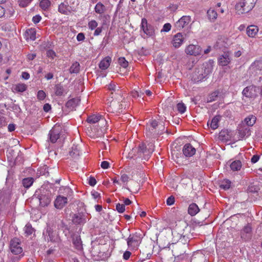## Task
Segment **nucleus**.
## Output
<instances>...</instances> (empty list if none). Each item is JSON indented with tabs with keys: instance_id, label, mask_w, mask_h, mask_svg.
<instances>
[{
	"instance_id": "obj_1",
	"label": "nucleus",
	"mask_w": 262,
	"mask_h": 262,
	"mask_svg": "<svg viewBox=\"0 0 262 262\" xmlns=\"http://www.w3.org/2000/svg\"><path fill=\"white\" fill-rule=\"evenodd\" d=\"M178 234L179 235L178 241L171 245L172 253L174 257H179L185 253L187 247L186 244L191 236L190 229L188 227H186L182 232L178 233Z\"/></svg>"
},
{
	"instance_id": "obj_2",
	"label": "nucleus",
	"mask_w": 262,
	"mask_h": 262,
	"mask_svg": "<svg viewBox=\"0 0 262 262\" xmlns=\"http://www.w3.org/2000/svg\"><path fill=\"white\" fill-rule=\"evenodd\" d=\"M127 106L128 103L124 96L119 93L116 98H113L108 102L107 111L109 113L119 115L122 113Z\"/></svg>"
},
{
	"instance_id": "obj_3",
	"label": "nucleus",
	"mask_w": 262,
	"mask_h": 262,
	"mask_svg": "<svg viewBox=\"0 0 262 262\" xmlns=\"http://www.w3.org/2000/svg\"><path fill=\"white\" fill-rule=\"evenodd\" d=\"M257 0H242L235 5V10L238 14L250 11L255 6Z\"/></svg>"
},
{
	"instance_id": "obj_4",
	"label": "nucleus",
	"mask_w": 262,
	"mask_h": 262,
	"mask_svg": "<svg viewBox=\"0 0 262 262\" xmlns=\"http://www.w3.org/2000/svg\"><path fill=\"white\" fill-rule=\"evenodd\" d=\"M211 72L208 65H202L197 68L193 75V79L195 82H198L205 78Z\"/></svg>"
},
{
	"instance_id": "obj_5",
	"label": "nucleus",
	"mask_w": 262,
	"mask_h": 262,
	"mask_svg": "<svg viewBox=\"0 0 262 262\" xmlns=\"http://www.w3.org/2000/svg\"><path fill=\"white\" fill-rule=\"evenodd\" d=\"M148 148H147L144 143H142L139 144L137 148V154L135 155L137 158H142L144 160L148 159L154 151L152 144H150Z\"/></svg>"
},
{
	"instance_id": "obj_6",
	"label": "nucleus",
	"mask_w": 262,
	"mask_h": 262,
	"mask_svg": "<svg viewBox=\"0 0 262 262\" xmlns=\"http://www.w3.org/2000/svg\"><path fill=\"white\" fill-rule=\"evenodd\" d=\"M157 121L156 120H151L146 125V130L148 135H158L162 134L164 129V127L161 125L159 126Z\"/></svg>"
},
{
	"instance_id": "obj_7",
	"label": "nucleus",
	"mask_w": 262,
	"mask_h": 262,
	"mask_svg": "<svg viewBox=\"0 0 262 262\" xmlns=\"http://www.w3.org/2000/svg\"><path fill=\"white\" fill-rule=\"evenodd\" d=\"M249 74L255 76L262 72V60H255L249 68Z\"/></svg>"
},
{
	"instance_id": "obj_8",
	"label": "nucleus",
	"mask_w": 262,
	"mask_h": 262,
	"mask_svg": "<svg viewBox=\"0 0 262 262\" xmlns=\"http://www.w3.org/2000/svg\"><path fill=\"white\" fill-rule=\"evenodd\" d=\"M259 88L255 85H251L246 87L242 92V94L246 97L249 98H256L259 93Z\"/></svg>"
},
{
	"instance_id": "obj_9",
	"label": "nucleus",
	"mask_w": 262,
	"mask_h": 262,
	"mask_svg": "<svg viewBox=\"0 0 262 262\" xmlns=\"http://www.w3.org/2000/svg\"><path fill=\"white\" fill-rule=\"evenodd\" d=\"M185 52L187 55L197 56L201 55L202 49L198 45L190 44L185 48Z\"/></svg>"
},
{
	"instance_id": "obj_10",
	"label": "nucleus",
	"mask_w": 262,
	"mask_h": 262,
	"mask_svg": "<svg viewBox=\"0 0 262 262\" xmlns=\"http://www.w3.org/2000/svg\"><path fill=\"white\" fill-rule=\"evenodd\" d=\"M140 237L136 233L130 234L127 239V244L128 247L130 249H137L140 243Z\"/></svg>"
},
{
	"instance_id": "obj_11",
	"label": "nucleus",
	"mask_w": 262,
	"mask_h": 262,
	"mask_svg": "<svg viewBox=\"0 0 262 262\" xmlns=\"http://www.w3.org/2000/svg\"><path fill=\"white\" fill-rule=\"evenodd\" d=\"M10 249L11 252L15 255H18L23 252V248L19 239L14 238L11 241Z\"/></svg>"
},
{
	"instance_id": "obj_12",
	"label": "nucleus",
	"mask_w": 262,
	"mask_h": 262,
	"mask_svg": "<svg viewBox=\"0 0 262 262\" xmlns=\"http://www.w3.org/2000/svg\"><path fill=\"white\" fill-rule=\"evenodd\" d=\"M141 28L143 32L147 36H151L155 34L154 27L148 23L146 18H143L141 20Z\"/></svg>"
},
{
	"instance_id": "obj_13",
	"label": "nucleus",
	"mask_w": 262,
	"mask_h": 262,
	"mask_svg": "<svg viewBox=\"0 0 262 262\" xmlns=\"http://www.w3.org/2000/svg\"><path fill=\"white\" fill-rule=\"evenodd\" d=\"M191 21L189 16H183L174 24V27L178 30H181L187 26Z\"/></svg>"
},
{
	"instance_id": "obj_14",
	"label": "nucleus",
	"mask_w": 262,
	"mask_h": 262,
	"mask_svg": "<svg viewBox=\"0 0 262 262\" xmlns=\"http://www.w3.org/2000/svg\"><path fill=\"white\" fill-rule=\"evenodd\" d=\"M61 127L59 125H55L50 131V140L52 143H55L59 138L60 135Z\"/></svg>"
},
{
	"instance_id": "obj_15",
	"label": "nucleus",
	"mask_w": 262,
	"mask_h": 262,
	"mask_svg": "<svg viewBox=\"0 0 262 262\" xmlns=\"http://www.w3.org/2000/svg\"><path fill=\"white\" fill-rule=\"evenodd\" d=\"M86 121L88 123L91 124L100 122L102 125H103L104 122H105L106 124L107 123L103 116L99 114H94L89 116Z\"/></svg>"
},
{
	"instance_id": "obj_16",
	"label": "nucleus",
	"mask_w": 262,
	"mask_h": 262,
	"mask_svg": "<svg viewBox=\"0 0 262 262\" xmlns=\"http://www.w3.org/2000/svg\"><path fill=\"white\" fill-rule=\"evenodd\" d=\"M90 217L89 218L86 216L85 214L82 213H78L74 214L72 217V221L76 224H84L86 222L87 219L90 220Z\"/></svg>"
},
{
	"instance_id": "obj_17",
	"label": "nucleus",
	"mask_w": 262,
	"mask_h": 262,
	"mask_svg": "<svg viewBox=\"0 0 262 262\" xmlns=\"http://www.w3.org/2000/svg\"><path fill=\"white\" fill-rule=\"evenodd\" d=\"M184 40V37L182 34L181 33H178L173 36L171 43L175 48H179L182 45Z\"/></svg>"
},
{
	"instance_id": "obj_18",
	"label": "nucleus",
	"mask_w": 262,
	"mask_h": 262,
	"mask_svg": "<svg viewBox=\"0 0 262 262\" xmlns=\"http://www.w3.org/2000/svg\"><path fill=\"white\" fill-rule=\"evenodd\" d=\"M68 203L67 197L58 195L54 201V206L57 209H62Z\"/></svg>"
},
{
	"instance_id": "obj_19",
	"label": "nucleus",
	"mask_w": 262,
	"mask_h": 262,
	"mask_svg": "<svg viewBox=\"0 0 262 262\" xmlns=\"http://www.w3.org/2000/svg\"><path fill=\"white\" fill-rule=\"evenodd\" d=\"M196 150L190 143H187L183 147V153L186 157H190L195 153Z\"/></svg>"
},
{
	"instance_id": "obj_20",
	"label": "nucleus",
	"mask_w": 262,
	"mask_h": 262,
	"mask_svg": "<svg viewBox=\"0 0 262 262\" xmlns=\"http://www.w3.org/2000/svg\"><path fill=\"white\" fill-rule=\"evenodd\" d=\"M231 61L230 55L228 52H224L221 55L218 59L219 64L221 66H227Z\"/></svg>"
},
{
	"instance_id": "obj_21",
	"label": "nucleus",
	"mask_w": 262,
	"mask_h": 262,
	"mask_svg": "<svg viewBox=\"0 0 262 262\" xmlns=\"http://www.w3.org/2000/svg\"><path fill=\"white\" fill-rule=\"evenodd\" d=\"M36 29L35 28H30L26 30L25 36L27 40L33 41L36 38Z\"/></svg>"
},
{
	"instance_id": "obj_22",
	"label": "nucleus",
	"mask_w": 262,
	"mask_h": 262,
	"mask_svg": "<svg viewBox=\"0 0 262 262\" xmlns=\"http://www.w3.org/2000/svg\"><path fill=\"white\" fill-rule=\"evenodd\" d=\"M112 58L110 56H106L101 60L99 64V68L102 70H106L110 66Z\"/></svg>"
},
{
	"instance_id": "obj_23",
	"label": "nucleus",
	"mask_w": 262,
	"mask_h": 262,
	"mask_svg": "<svg viewBox=\"0 0 262 262\" xmlns=\"http://www.w3.org/2000/svg\"><path fill=\"white\" fill-rule=\"evenodd\" d=\"M258 28L255 25H251L247 28V34L250 37H254L258 32Z\"/></svg>"
},
{
	"instance_id": "obj_24",
	"label": "nucleus",
	"mask_w": 262,
	"mask_h": 262,
	"mask_svg": "<svg viewBox=\"0 0 262 262\" xmlns=\"http://www.w3.org/2000/svg\"><path fill=\"white\" fill-rule=\"evenodd\" d=\"M221 116L220 115H216L214 116L211 121H208L207 122V125L210 126V127L213 130L216 129L219 126V122L220 120Z\"/></svg>"
},
{
	"instance_id": "obj_25",
	"label": "nucleus",
	"mask_w": 262,
	"mask_h": 262,
	"mask_svg": "<svg viewBox=\"0 0 262 262\" xmlns=\"http://www.w3.org/2000/svg\"><path fill=\"white\" fill-rule=\"evenodd\" d=\"M80 101V100L78 98H72L67 101L66 106L70 110H73L78 105Z\"/></svg>"
},
{
	"instance_id": "obj_26",
	"label": "nucleus",
	"mask_w": 262,
	"mask_h": 262,
	"mask_svg": "<svg viewBox=\"0 0 262 262\" xmlns=\"http://www.w3.org/2000/svg\"><path fill=\"white\" fill-rule=\"evenodd\" d=\"M200 211L198 206L195 203H191L188 208V212L191 216L195 215Z\"/></svg>"
},
{
	"instance_id": "obj_27",
	"label": "nucleus",
	"mask_w": 262,
	"mask_h": 262,
	"mask_svg": "<svg viewBox=\"0 0 262 262\" xmlns=\"http://www.w3.org/2000/svg\"><path fill=\"white\" fill-rule=\"evenodd\" d=\"M27 85L25 83H19L14 85L12 87L13 92H24L26 91Z\"/></svg>"
},
{
	"instance_id": "obj_28",
	"label": "nucleus",
	"mask_w": 262,
	"mask_h": 262,
	"mask_svg": "<svg viewBox=\"0 0 262 262\" xmlns=\"http://www.w3.org/2000/svg\"><path fill=\"white\" fill-rule=\"evenodd\" d=\"M58 11L60 13L63 14H68L70 12L69 6L68 3H61L58 7Z\"/></svg>"
},
{
	"instance_id": "obj_29",
	"label": "nucleus",
	"mask_w": 262,
	"mask_h": 262,
	"mask_svg": "<svg viewBox=\"0 0 262 262\" xmlns=\"http://www.w3.org/2000/svg\"><path fill=\"white\" fill-rule=\"evenodd\" d=\"M73 244L75 246V248L78 250H80L82 248V242L80 236L79 235L73 236Z\"/></svg>"
},
{
	"instance_id": "obj_30",
	"label": "nucleus",
	"mask_w": 262,
	"mask_h": 262,
	"mask_svg": "<svg viewBox=\"0 0 262 262\" xmlns=\"http://www.w3.org/2000/svg\"><path fill=\"white\" fill-rule=\"evenodd\" d=\"M106 10L105 6L101 2L98 3L95 7V11L99 14H103Z\"/></svg>"
},
{
	"instance_id": "obj_31",
	"label": "nucleus",
	"mask_w": 262,
	"mask_h": 262,
	"mask_svg": "<svg viewBox=\"0 0 262 262\" xmlns=\"http://www.w3.org/2000/svg\"><path fill=\"white\" fill-rule=\"evenodd\" d=\"M230 168L233 171L239 170L242 167V163L239 160H236L230 164Z\"/></svg>"
},
{
	"instance_id": "obj_32",
	"label": "nucleus",
	"mask_w": 262,
	"mask_h": 262,
	"mask_svg": "<svg viewBox=\"0 0 262 262\" xmlns=\"http://www.w3.org/2000/svg\"><path fill=\"white\" fill-rule=\"evenodd\" d=\"M238 133L240 137L243 138L250 135V130L248 127H244L239 129Z\"/></svg>"
},
{
	"instance_id": "obj_33",
	"label": "nucleus",
	"mask_w": 262,
	"mask_h": 262,
	"mask_svg": "<svg viewBox=\"0 0 262 262\" xmlns=\"http://www.w3.org/2000/svg\"><path fill=\"white\" fill-rule=\"evenodd\" d=\"M80 151L78 147L76 145H74L72 147V150L70 152V155L73 158H76L80 155Z\"/></svg>"
},
{
	"instance_id": "obj_34",
	"label": "nucleus",
	"mask_w": 262,
	"mask_h": 262,
	"mask_svg": "<svg viewBox=\"0 0 262 262\" xmlns=\"http://www.w3.org/2000/svg\"><path fill=\"white\" fill-rule=\"evenodd\" d=\"M256 118L253 116L251 115L245 119V122L248 126H253L256 122Z\"/></svg>"
},
{
	"instance_id": "obj_35",
	"label": "nucleus",
	"mask_w": 262,
	"mask_h": 262,
	"mask_svg": "<svg viewBox=\"0 0 262 262\" xmlns=\"http://www.w3.org/2000/svg\"><path fill=\"white\" fill-rule=\"evenodd\" d=\"M39 201L42 206H46L50 203L51 199L49 196L42 195L40 196Z\"/></svg>"
},
{
	"instance_id": "obj_36",
	"label": "nucleus",
	"mask_w": 262,
	"mask_h": 262,
	"mask_svg": "<svg viewBox=\"0 0 262 262\" xmlns=\"http://www.w3.org/2000/svg\"><path fill=\"white\" fill-rule=\"evenodd\" d=\"M79 70H80V64L77 61L73 63L69 69L70 73L71 74L78 73L79 72Z\"/></svg>"
},
{
	"instance_id": "obj_37",
	"label": "nucleus",
	"mask_w": 262,
	"mask_h": 262,
	"mask_svg": "<svg viewBox=\"0 0 262 262\" xmlns=\"http://www.w3.org/2000/svg\"><path fill=\"white\" fill-rule=\"evenodd\" d=\"M64 88L60 84H56L55 86V94L56 96H61L63 94Z\"/></svg>"
},
{
	"instance_id": "obj_38",
	"label": "nucleus",
	"mask_w": 262,
	"mask_h": 262,
	"mask_svg": "<svg viewBox=\"0 0 262 262\" xmlns=\"http://www.w3.org/2000/svg\"><path fill=\"white\" fill-rule=\"evenodd\" d=\"M33 182L32 178H25L23 180V185L25 188H28L33 184Z\"/></svg>"
},
{
	"instance_id": "obj_39",
	"label": "nucleus",
	"mask_w": 262,
	"mask_h": 262,
	"mask_svg": "<svg viewBox=\"0 0 262 262\" xmlns=\"http://www.w3.org/2000/svg\"><path fill=\"white\" fill-rule=\"evenodd\" d=\"M231 182L227 179H225L221 182L220 187L224 190H227L230 188Z\"/></svg>"
},
{
	"instance_id": "obj_40",
	"label": "nucleus",
	"mask_w": 262,
	"mask_h": 262,
	"mask_svg": "<svg viewBox=\"0 0 262 262\" xmlns=\"http://www.w3.org/2000/svg\"><path fill=\"white\" fill-rule=\"evenodd\" d=\"M98 26L97 21L94 19H92L88 22V27L91 31L94 30Z\"/></svg>"
},
{
	"instance_id": "obj_41",
	"label": "nucleus",
	"mask_w": 262,
	"mask_h": 262,
	"mask_svg": "<svg viewBox=\"0 0 262 262\" xmlns=\"http://www.w3.org/2000/svg\"><path fill=\"white\" fill-rule=\"evenodd\" d=\"M24 230L25 234L28 236L31 235L34 232V229L30 224H27L25 226Z\"/></svg>"
},
{
	"instance_id": "obj_42",
	"label": "nucleus",
	"mask_w": 262,
	"mask_h": 262,
	"mask_svg": "<svg viewBox=\"0 0 262 262\" xmlns=\"http://www.w3.org/2000/svg\"><path fill=\"white\" fill-rule=\"evenodd\" d=\"M51 2L49 0H41L40 2V7L44 10H47L50 6Z\"/></svg>"
},
{
	"instance_id": "obj_43",
	"label": "nucleus",
	"mask_w": 262,
	"mask_h": 262,
	"mask_svg": "<svg viewBox=\"0 0 262 262\" xmlns=\"http://www.w3.org/2000/svg\"><path fill=\"white\" fill-rule=\"evenodd\" d=\"M118 63L120 66L123 68H126L128 66V61L125 59L124 57H119L118 59Z\"/></svg>"
},
{
	"instance_id": "obj_44",
	"label": "nucleus",
	"mask_w": 262,
	"mask_h": 262,
	"mask_svg": "<svg viewBox=\"0 0 262 262\" xmlns=\"http://www.w3.org/2000/svg\"><path fill=\"white\" fill-rule=\"evenodd\" d=\"M207 14L209 19L211 20L216 19L217 16V13L213 10L209 9L207 12Z\"/></svg>"
},
{
	"instance_id": "obj_45",
	"label": "nucleus",
	"mask_w": 262,
	"mask_h": 262,
	"mask_svg": "<svg viewBox=\"0 0 262 262\" xmlns=\"http://www.w3.org/2000/svg\"><path fill=\"white\" fill-rule=\"evenodd\" d=\"M178 112L181 114L184 113L186 111V107L183 103H179L177 105Z\"/></svg>"
},
{
	"instance_id": "obj_46",
	"label": "nucleus",
	"mask_w": 262,
	"mask_h": 262,
	"mask_svg": "<svg viewBox=\"0 0 262 262\" xmlns=\"http://www.w3.org/2000/svg\"><path fill=\"white\" fill-rule=\"evenodd\" d=\"M118 88H119L118 86H117L114 83H111L108 85V89L110 90H113L114 91H117V94H121V91H120Z\"/></svg>"
},
{
	"instance_id": "obj_47",
	"label": "nucleus",
	"mask_w": 262,
	"mask_h": 262,
	"mask_svg": "<svg viewBox=\"0 0 262 262\" xmlns=\"http://www.w3.org/2000/svg\"><path fill=\"white\" fill-rule=\"evenodd\" d=\"M46 97L45 92L42 90H40L37 93V97L39 100H43Z\"/></svg>"
},
{
	"instance_id": "obj_48",
	"label": "nucleus",
	"mask_w": 262,
	"mask_h": 262,
	"mask_svg": "<svg viewBox=\"0 0 262 262\" xmlns=\"http://www.w3.org/2000/svg\"><path fill=\"white\" fill-rule=\"evenodd\" d=\"M32 0H19V5L21 7L27 6Z\"/></svg>"
},
{
	"instance_id": "obj_49",
	"label": "nucleus",
	"mask_w": 262,
	"mask_h": 262,
	"mask_svg": "<svg viewBox=\"0 0 262 262\" xmlns=\"http://www.w3.org/2000/svg\"><path fill=\"white\" fill-rule=\"evenodd\" d=\"M171 26L169 23L165 24L163 27V28L161 30V32H167L171 30Z\"/></svg>"
},
{
	"instance_id": "obj_50",
	"label": "nucleus",
	"mask_w": 262,
	"mask_h": 262,
	"mask_svg": "<svg viewBox=\"0 0 262 262\" xmlns=\"http://www.w3.org/2000/svg\"><path fill=\"white\" fill-rule=\"evenodd\" d=\"M116 210L119 213H123L125 211V206L124 204H117L116 205Z\"/></svg>"
},
{
	"instance_id": "obj_51",
	"label": "nucleus",
	"mask_w": 262,
	"mask_h": 262,
	"mask_svg": "<svg viewBox=\"0 0 262 262\" xmlns=\"http://www.w3.org/2000/svg\"><path fill=\"white\" fill-rule=\"evenodd\" d=\"M15 11L14 9L12 7L8 9L6 11H5V14L7 15V17H10L12 16L14 14Z\"/></svg>"
},
{
	"instance_id": "obj_52",
	"label": "nucleus",
	"mask_w": 262,
	"mask_h": 262,
	"mask_svg": "<svg viewBox=\"0 0 262 262\" xmlns=\"http://www.w3.org/2000/svg\"><path fill=\"white\" fill-rule=\"evenodd\" d=\"M102 30H103L102 27H97L94 30L95 31H94V34H93L94 36H97L100 35L102 32Z\"/></svg>"
},
{
	"instance_id": "obj_53",
	"label": "nucleus",
	"mask_w": 262,
	"mask_h": 262,
	"mask_svg": "<svg viewBox=\"0 0 262 262\" xmlns=\"http://www.w3.org/2000/svg\"><path fill=\"white\" fill-rule=\"evenodd\" d=\"M47 56L53 59L56 56L55 52L52 50H49L47 52Z\"/></svg>"
},
{
	"instance_id": "obj_54",
	"label": "nucleus",
	"mask_w": 262,
	"mask_h": 262,
	"mask_svg": "<svg viewBox=\"0 0 262 262\" xmlns=\"http://www.w3.org/2000/svg\"><path fill=\"white\" fill-rule=\"evenodd\" d=\"M174 198L173 196L168 197L166 200L167 205L170 206L174 203Z\"/></svg>"
},
{
	"instance_id": "obj_55",
	"label": "nucleus",
	"mask_w": 262,
	"mask_h": 262,
	"mask_svg": "<svg viewBox=\"0 0 262 262\" xmlns=\"http://www.w3.org/2000/svg\"><path fill=\"white\" fill-rule=\"evenodd\" d=\"M251 231L252 228L249 225L245 226L243 229V232L246 233H250Z\"/></svg>"
},
{
	"instance_id": "obj_56",
	"label": "nucleus",
	"mask_w": 262,
	"mask_h": 262,
	"mask_svg": "<svg viewBox=\"0 0 262 262\" xmlns=\"http://www.w3.org/2000/svg\"><path fill=\"white\" fill-rule=\"evenodd\" d=\"M129 177L125 173L122 174L121 176V180L123 183H127L128 181Z\"/></svg>"
},
{
	"instance_id": "obj_57",
	"label": "nucleus",
	"mask_w": 262,
	"mask_h": 262,
	"mask_svg": "<svg viewBox=\"0 0 262 262\" xmlns=\"http://www.w3.org/2000/svg\"><path fill=\"white\" fill-rule=\"evenodd\" d=\"M96 184V180L93 177H90L89 179V184L92 186H94Z\"/></svg>"
},
{
	"instance_id": "obj_58",
	"label": "nucleus",
	"mask_w": 262,
	"mask_h": 262,
	"mask_svg": "<svg viewBox=\"0 0 262 262\" xmlns=\"http://www.w3.org/2000/svg\"><path fill=\"white\" fill-rule=\"evenodd\" d=\"M41 19V17L39 15H36L33 17L32 18V21L34 24H37L38 23Z\"/></svg>"
},
{
	"instance_id": "obj_59",
	"label": "nucleus",
	"mask_w": 262,
	"mask_h": 262,
	"mask_svg": "<svg viewBox=\"0 0 262 262\" xmlns=\"http://www.w3.org/2000/svg\"><path fill=\"white\" fill-rule=\"evenodd\" d=\"M110 163L106 161H103L101 163V167L103 169H107L109 167Z\"/></svg>"
},
{
	"instance_id": "obj_60",
	"label": "nucleus",
	"mask_w": 262,
	"mask_h": 262,
	"mask_svg": "<svg viewBox=\"0 0 262 262\" xmlns=\"http://www.w3.org/2000/svg\"><path fill=\"white\" fill-rule=\"evenodd\" d=\"M77 40L78 41H83L85 39L84 35L83 33H79L77 35Z\"/></svg>"
},
{
	"instance_id": "obj_61",
	"label": "nucleus",
	"mask_w": 262,
	"mask_h": 262,
	"mask_svg": "<svg viewBox=\"0 0 262 262\" xmlns=\"http://www.w3.org/2000/svg\"><path fill=\"white\" fill-rule=\"evenodd\" d=\"M91 194L93 198L95 199H97L98 198H100V194L96 191H92L91 192Z\"/></svg>"
},
{
	"instance_id": "obj_62",
	"label": "nucleus",
	"mask_w": 262,
	"mask_h": 262,
	"mask_svg": "<svg viewBox=\"0 0 262 262\" xmlns=\"http://www.w3.org/2000/svg\"><path fill=\"white\" fill-rule=\"evenodd\" d=\"M131 255V252L128 251H126L123 254V257L125 260H128Z\"/></svg>"
},
{
	"instance_id": "obj_63",
	"label": "nucleus",
	"mask_w": 262,
	"mask_h": 262,
	"mask_svg": "<svg viewBox=\"0 0 262 262\" xmlns=\"http://www.w3.org/2000/svg\"><path fill=\"white\" fill-rule=\"evenodd\" d=\"M21 77L25 80H28L30 78V74L28 72H23L21 74Z\"/></svg>"
},
{
	"instance_id": "obj_64",
	"label": "nucleus",
	"mask_w": 262,
	"mask_h": 262,
	"mask_svg": "<svg viewBox=\"0 0 262 262\" xmlns=\"http://www.w3.org/2000/svg\"><path fill=\"white\" fill-rule=\"evenodd\" d=\"M43 109L45 112H48L51 109V106L49 103H46L43 105Z\"/></svg>"
}]
</instances>
